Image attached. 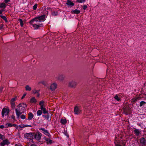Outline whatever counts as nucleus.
<instances>
[{
    "mask_svg": "<svg viewBox=\"0 0 146 146\" xmlns=\"http://www.w3.org/2000/svg\"><path fill=\"white\" fill-rule=\"evenodd\" d=\"M9 143L8 139L3 140L0 143V146H7Z\"/></svg>",
    "mask_w": 146,
    "mask_h": 146,
    "instance_id": "8",
    "label": "nucleus"
},
{
    "mask_svg": "<svg viewBox=\"0 0 146 146\" xmlns=\"http://www.w3.org/2000/svg\"><path fill=\"white\" fill-rule=\"evenodd\" d=\"M15 146H22L20 144L18 143V144H16L15 145Z\"/></svg>",
    "mask_w": 146,
    "mask_h": 146,
    "instance_id": "45",
    "label": "nucleus"
},
{
    "mask_svg": "<svg viewBox=\"0 0 146 146\" xmlns=\"http://www.w3.org/2000/svg\"><path fill=\"white\" fill-rule=\"evenodd\" d=\"M13 118V117H12V118Z\"/></svg>",
    "mask_w": 146,
    "mask_h": 146,
    "instance_id": "58",
    "label": "nucleus"
},
{
    "mask_svg": "<svg viewBox=\"0 0 146 146\" xmlns=\"http://www.w3.org/2000/svg\"><path fill=\"white\" fill-rule=\"evenodd\" d=\"M82 111V110L78 106H76L74 107V112L75 114H78L80 113Z\"/></svg>",
    "mask_w": 146,
    "mask_h": 146,
    "instance_id": "7",
    "label": "nucleus"
},
{
    "mask_svg": "<svg viewBox=\"0 0 146 146\" xmlns=\"http://www.w3.org/2000/svg\"><path fill=\"white\" fill-rule=\"evenodd\" d=\"M11 107L13 109H14L15 107V102H11Z\"/></svg>",
    "mask_w": 146,
    "mask_h": 146,
    "instance_id": "28",
    "label": "nucleus"
},
{
    "mask_svg": "<svg viewBox=\"0 0 146 146\" xmlns=\"http://www.w3.org/2000/svg\"><path fill=\"white\" fill-rule=\"evenodd\" d=\"M25 90L26 91H30L31 90V88L28 85L26 86L25 87Z\"/></svg>",
    "mask_w": 146,
    "mask_h": 146,
    "instance_id": "24",
    "label": "nucleus"
},
{
    "mask_svg": "<svg viewBox=\"0 0 146 146\" xmlns=\"http://www.w3.org/2000/svg\"><path fill=\"white\" fill-rule=\"evenodd\" d=\"M72 11V13L76 14H78L80 13V11L77 9H75V10Z\"/></svg>",
    "mask_w": 146,
    "mask_h": 146,
    "instance_id": "22",
    "label": "nucleus"
},
{
    "mask_svg": "<svg viewBox=\"0 0 146 146\" xmlns=\"http://www.w3.org/2000/svg\"><path fill=\"white\" fill-rule=\"evenodd\" d=\"M65 76L63 74H59L57 77H56V78L59 81H62L65 78Z\"/></svg>",
    "mask_w": 146,
    "mask_h": 146,
    "instance_id": "11",
    "label": "nucleus"
},
{
    "mask_svg": "<svg viewBox=\"0 0 146 146\" xmlns=\"http://www.w3.org/2000/svg\"><path fill=\"white\" fill-rule=\"evenodd\" d=\"M16 97L12 98L11 100V102H14L16 100Z\"/></svg>",
    "mask_w": 146,
    "mask_h": 146,
    "instance_id": "33",
    "label": "nucleus"
},
{
    "mask_svg": "<svg viewBox=\"0 0 146 146\" xmlns=\"http://www.w3.org/2000/svg\"><path fill=\"white\" fill-rule=\"evenodd\" d=\"M39 96H40V94H39V93H38V94L37 96L38 97Z\"/></svg>",
    "mask_w": 146,
    "mask_h": 146,
    "instance_id": "54",
    "label": "nucleus"
},
{
    "mask_svg": "<svg viewBox=\"0 0 146 146\" xmlns=\"http://www.w3.org/2000/svg\"><path fill=\"white\" fill-rule=\"evenodd\" d=\"M68 121L66 118H62L61 119L60 121V123L62 125H65L67 123Z\"/></svg>",
    "mask_w": 146,
    "mask_h": 146,
    "instance_id": "13",
    "label": "nucleus"
},
{
    "mask_svg": "<svg viewBox=\"0 0 146 146\" xmlns=\"http://www.w3.org/2000/svg\"><path fill=\"white\" fill-rule=\"evenodd\" d=\"M30 146H37L35 144H32Z\"/></svg>",
    "mask_w": 146,
    "mask_h": 146,
    "instance_id": "51",
    "label": "nucleus"
},
{
    "mask_svg": "<svg viewBox=\"0 0 146 146\" xmlns=\"http://www.w3.org/2000/svg\"><path fill=\"white\" fill-rule=\"evenodd\" d=\"M42 136L41 134L39 132H37L36 133H33V138L37 140H40Z\"/></svg>",
    "mask_w": 146,
    "mask_h": 146,
    "instance_id": "3",
    "label": "nucleus"
},
{
    "mask_svg": "<svg viewBox=\"0 0 146 146\" xmlns=\"http://www.w3.org/2000/svg\"><path fill=\"white\" fill-rule=\"evenodd\" d=\"M2 14V13L1 12V11H0V15H1Z\"/></svg>",
    "mask_w": 146,
    "mask_h": 146,
    "instance_id": "55",
    "label": "nucleus"
},
{
    "mask_svg": "<svg viewBox=\"0 0 146 146\" xmlns=\"http://www.w3.org/2000/svg\"><path fill=\"white\" fill-rule=\"evenodd\" d=\"M146 103L144 101H142L140 103L139 106L141 107L143 105L146 104Z\"/></svg>",
    "mask_w": 146,
    "mask_h": 146,
    "instance_id": "31",
    "label": "nucleus"
},
{
    "mask_svg": "<svg viewBox=\"0 0 146 146\" xmlns=\"http://www.w3.org/2000/svg\"><path fill=\"white\" fill-rule=\"evenodd\" d=\"M19 20L20 21V25L22 27L23 26V23L22 20L21 19H19Z\"/></svg>",
    "mask_w": 146,
    "mask_h": 146,
    "instance_id": "32",
    "label": "nucleus"
},
{
    "mask_svg": "<svg viewBox=\"0 0 146 146\" xmlns=\"http://www.w3.org/2000/svg\"><path fill=\"white\" fill-rule=\"evenodd\" d=\"M42 84L44 85H45L46 84V82L45 81H42L39 82H38V84Z\"/></svg>",
    "mask_w": 146,
    "mask_h": 146,
    "instance_id": "30",
    "label": "nucleus"
},
{
    "mask_svg": "<svg viewBox=\"0 0 146 146\" xmlns=\"http://www.w3.org/2000/svg\"><path fill=\"white\" fill-rule=\"evenodd\" d=\"M5 137L4 136L0 134V139L2 140L5 139Z\"/></svg>",
    "mask_w": 146,
    "mask_h": 146,
    "instance_id": "34",
    "label": "nucleus"
},
{
    "mask_svg": "<svg viewBox=\"0 0 146 146\" xmlns=\"http://www.w3.org/2000/svg\"><path fill=\"white\" fill-rule=\"evenodd\" d=\"M33 117V115L32 113L30 112L28 114V119L29 120H31Z\"/></svg>",
    "mask_w": 146,
    "mask_h": 146,
    "instance_id": "17",
    "label": "nucleus"
},
{
    "mask_svg": "<svg viewBox=\"0 0 146 146\" xmlns=\"http://www.w3.org/2000/svg\"><path fill=\"white\" fill-rule=\"evenodd\" d=\"M42 113V110H38L37 112V114L38 116L40 115Z\"/></svg>",
    "mask_w": 146,
    "mask_h": 146,
    "instance_id": "27",
    "label": "nucleus"
},
{
    "mask_svg": "<svg viewBox=\"0 0 146 146\" xmlns=\"http://www.w3.org/2000/svg\"><path fill=\"white\" fill-rule=\"evenodd\" d=\"M40 91V90H36L35 89L33 90L32 92L33 94H38Z\"/></svg>",
    "mask_w": 146,
    "mask_h": 146,
    "instance_id": "26",
    "label": "nucleus"
},
{
    "mask_svg": "<svg viewBox=\"0 0 146 146\" xmlns=\"http://www.w3.org/2000/svg\"><path fill=\"white\" fill-rule=\"evenodd\" d=\"M85 1V0H77L76 2L79 3H82Z\"/></svg>",
    "mask_w": 146,
    "mask_h": 146,
    "instance_id": "35",
    "label": "nucleus"
},
{
    "mask_svg": "<svg viewBox=\"0 0 146 146\" xmlns=\"http://www.w3.org/2000/svg\"><path fill=\"white\" fill-rule=\"evenodd\" d=\"M6 7V5L4 3H3L0 4V8H5Z\"/></svg>",
    "mask_w": 146,
    "mask_h": 146,
    "instance_id": "23",
    "label": "nucleus"
},
{
    "mask_svg": "<svg viewBox=\"0 0 146 146\" xmlns=\"http://www.w3.org/2000/svg\"><path fill=\"white\" fill-rule=\"evenodd\" d=\"M37 5L36 4L34 5V6L33 7V9L34 10H35L37 8Z\"/></svg>",
    "mask_w": 146,
    "mask_h": 146,
    "instance_id": "38",
    "label": "nucleus"
},
{
    "mask_svg": "<svg viewBox=\"0 0 146 146\" xmlns=\"http://www.w3.org/2000/svg\"><path fill=\"white\" fill-rule=\"evenodd\" d=\"M17 108L15 109L16 113L17 116V117H19L20 115L22 113L21 111H23L22 109V108H21L20 107H19V105L17 106Z\"/></svg>",
    "mask_w": 146,
    "mask_h": 146,
    "instance_id": "4",
    "label": "nucleus"
},
{
    "mask_svg": "<svg viewBox=\"0 0 146 146\" xmlns=\"http://www.w3.org/2000/svg\"><path fill=\"white\" fill-rule=\"evenodd\" d=\"M45 19V15H43L34 18L30 21L29 23L33 26L34 29L36 30L43 27L41 22L44 21Z\"/></svg>",
    "mask_w": 146,
    "mask_h": 146,
    "instance_id": "1",
    "label": "nucleus"
},
{
    "mask_svg": "<svg viewBox=\"0 0 146 146\" xmlns=\"http://www.w3.org/2000/svg\"><path fill=\"white\" fill-rule=\"evenodd\" d=\"M3 89V87H1L0 88V91L1 92Z\"/></svg>",
    "mask_w": 146,
    "mask_h": 146,
    "instance_id": "49",
    "label": "nucleus"
},
{
    "mask_svg": "<svg viewBox=\"0 0 146 146\" xmlns=\"http://www.w3.org/2000/svg\"><path fill=\"white\" fill-rule=\"evenodd\" d=\"M17 125L15 124H13V126H14V127H15L17 126Z\"/></svg>",
    "mask_w": 146,
    "mask_h": 146,
    "instance_id": "52",
    "label": "nucleus"
},
{
    "mask_svg": "<svg viewBox=\"0 0 146 146\" xmlns=\"http://www.w3.org/2000/svg\"><path fill=\"white\" fill-rule=\"evenodd\" d=\"M10 0H5V2L6 3H7Z\"/></svg>",
    "mask_w": 146,
    "mask_h": 146,
    "instance_id": "48",
    "label": "nucleus"
},
{
    "mask_svg": "<svg viewBox=\"0 0 146 146\" xmlns=\"http://www.w3.org/2000/svg\"><path fill=\"white\" fill-rule=\"evenodd\" d=\"M15 127L17 129L20 130L21 129L20 127V126L19 125H17V126Z\"/></svg>",
    "mask_w": 146,
    "mask_h": 146,
    "instance_id": "39",
    "label": "nucleus"
},
{
    "mask_svg": "<svg viewBox=\"0 0 146 146\" xmlns=\"http://www.w3.org/2000/svg\"><path fill=\"white\" fill-rule=\"evenodd\" d=\"M4 128V126L3 125H0V128L3 129Z\"/></svg>",
    "mask_w": 146,
    "mask_h": 146,
    "instance_id": "44",
    "label": "nucleus"
},
{
    "mask_svg": "<svg viewBox=\"0 0 146 146\" xmlns=\"http://www.w3.org/2000/svg\"><path fill=\"white\" fill-rule=\"evenodd\" d=\"M137 100V98H135V99H133V102H135Z\"/></svg>",
    "mask_w": 146,
    "mask_h": 146,
    "instance_id": "50",
    "label": "nucleus"
},
{
    "mask_svg": "<svg viewBox=\"0 0 146 146\" xmlns=\"http://www.w3.org/2000/svg\"><path fill=\"white\" fill-rule=\"evenodd\" d=\"M140 142L143 145H145L146 143V141L145 139L143 137L141 138L140 139Z\"/></svg>",
    "mask_w": 146,
    "mask_h": 146,
    "instance_id": "16",
    "label": "nucleus"
},
{
    "mask_svg": "<svg viewBox=\"0 0 146 146\" xmlns=\"http://www.w3.org/2000/svg\"><path fill=\"white\" fill-rule=\"evenodd\" d=\"M114 98L115 100L117 101H119L120 100V97L119 96L117 95H116Z\"/></svg>",
    "mask_w": 146,
    "mask_h": 146,
    "instance_id": "25",
    "label": "nucleus"
},
{
    "mask_svg": "<svg viewBox=\"0 0 146 146\" xmlns=\"http://www.w3.org/2000/svg\"><path fill=\"white\" fill-rule=\"evenodd\" d=\"M66 4L69 7H72L74 5V3L73 2H72L71 1L69 0H68L67 1V2L66 3Z\"/></svg>",
    "mask_w": 146,
    "mask_h": 146,
    "instance_id": "14",
    "label": "nucleus"
},
{
    "mask_svg": "<svg viewBox=\"0 0 146 146\" xmlns=\"http://www.w3.org/2000/svg\"><path fill=\"white\" fill-rule=\"evenodd\" d=\"M4 25L3 24L0 25V30L3 28Z\"/></svg>",
    "mask_w": 146,
    "mask_h": 146,
    "instance_id": "40",
    "label": "nucleus"
},
{
    "mask_svg": "<svg viewBox=\"0 0 146 146\" xmlns=\"http://www.w3.org/2000/svg\"><path fill=\"white\" fill-rule=\"evenodd\" d=\"M24 127H31L32 126L31 125H24Z\"/></svg>",
    "mask_w": 146,
    "mask_h": 146,
    "instance_id": "42",
    "label": "nucleus"
},
{
    "mask_svg": "<svg viewBox=\"0 0 146 146\" xmlns=\"http://www.w3.org/2000/svg\"><path fill=\"white\" fill-rule=\"evenodd\" d=\"M20 126V128H24V124H23V125H19Z\"/></svg>",
    "mask_w": 146,
    "mask_h": 146,
    "instance_id": "43",
    "label": "nucleus"
},
{
    "mask_svg": "<svg viewBox=\"0 0 146 146\" xmlns=\"http://www.w3.org/2000/svg\"><path fill=\"white\" fill-rule=\"evenodd\" d=\"M114 143L115 146H121L119 144V140H115L114 142Z\"/></svg>",
    "mask_w": 146,
    "mask_h": 146,
    "instance_id": "21",
    "label": "nucleus"
},
{
    "mask_svg": "<svg viewBox=\"0 0 146 146\" xmlns=\"http://www.w3.org/2000/svg\"><path fill=\"white\" fill-rule=\"evenodd\" d=\"M57 84L55 83H54L52 84L50 86V89L52 91L54 90L57 88Z\"/></svg>",
    "mask_w": 146,
    "mask_h": 146,
    "instance_id": "12",
    "label": "nucleus"
},
{
    "mask_svg": "<svg viewBox=\"0 0 146 146\" xmlns=\"http://www.w3.org/2000/svg\"><path fill=\"white\" fill-rule=\"evenodd\" d=\"M30 102L31 103H35L37 101L35 97H33L31 99Z\"/></svg>",
    "mask_w": 146,
    "mask_h": 146,
    "instance_id": "20",
    "label": "nucleus"
},
{
    "mask_svg": "<svg viewBox=\"0 0 146 146\" xmlns=\"http://www.w3.org/2000/svg\"><path fill=\"white\" fill-rule=\"evenodd\" d=\"M21 118L22 119H24L25 118V116L24 115L22 114L21 115Z\"/></svg>",
    "mask_w": 146,
    "mask_h": 146,
    "instance_id": "36",
    "label": "nucleus"
},
{
    "mask_svg": "<svg viewBox=\"0 0 146 146\" xmlns=\"http://www.w3.org/2000/svg\"><path fill=\"white\" fill-rule=\"evenodd\" d=\"M0 11H1V12L2 13L4 11V9H3L1 10H0Z\"/></svg>",
    "mask_w": 146,
    "mask_h": 146,
    "instance_id": "53",
    "label": "nucleus"
},
{
    "mask_svg": "<svg viewBox=\"0 0 146 146\" xmlns=\"http://www.w3.org/2000/svg\"><path fill=\"white\" fill-rule=\"evenodd\" d=\"M24 137L25 138L28 139L33 138V133H26L24 134Z\"/></svg>",
    "mask_w": 146,
    "mask_h": 146,
    "instance_id": "6",
    "label": "nucleus"
},
{
    "mask_svg": "<svg viewBox=\"0 0 146 146\" xmlns=\"http://www.w3.org/2000/svg\"><path fill=\"white\" fill-rule=\"evenodd\" d=\"M134 132L135 135L137 136L139 135L140 133L139 130L136 129H135L134 130Z\"/></svg>",
    "mask_w": 146,
    "mask_h": 146,
    "instance_id": "19",
    "label": "nucleus"
},
{
    "mask_svg": "<svg viewBox=\"0 0 146 146\" xmlns=\"http://www.w3.org/2000/svg\"><path fill=\"white\" fill-rule=\"evenodd\" d=\"M13 118V117H12V118Z\"/></svg>",
    "mask_w": 146,
    "mask_h": 146,
    "instance_id": "57",
    "label": "nucleus"
},
{
    "mask_svg": "<svg viewBox=\"0 0 146 146\" xmlns=\"http://www.w3.org/2000/svg\"><path fill=\"white\" fill-rule=\"evenodd\" d=\"M27 106L26 104L25 103H22L19 104V107H20L21 108H25Z\"/></svg>",
    "mask_w": 146,
    "mask_h": 146,
    "instance_id": "18",
    "label": "nucleus"
},
{
    "mask_svg": "<svg viewBox=\"0 0 146 146\" xmlns=\"http://www.w3.org/2000/svg\"><path fill=\"white\" fill-rule=\"evenodd\" d=\"M9 112V110L8 108H4L2 111V116L3 117L4 116L7 115Z\"/></svg>",
    "mask_w": 146,
    "mask_h": 146,
    "instance_id": "5",
    "label": "nucleus"
},
{
    "mask_svg": "<svg viewBox=\"0 0 146 146\" xmlns=\"http://www.w3.org/2000/svg\"><path fill=\"white\" fill-rule=\"evenodd\" d=\"M76 85L77 83L75 81H72L69 83V86L71 88H75Z\"/></svg>",
    "mask_w": 146,
    "mask_h": 146,
    "instance_id": "10",
    "label": "nucleus"
},
{
    "mask_svg": "<svg viewBox=\"0 0 146 146\" xmlns=\"http://www.w3.org/2000/svg\"><path fill=\"white\" fill-rule=\"evenodd\" d=\"M13 123H7V127H11L13 126Z\"/></svg>",
    "mask_w": 146,
    "mask_h": 146,
    "instance_id": "37",
    "label": "nucleus"
},
{
    "mask_svg": "<svg viewBox=\"0 0 146 146\" xmlns=\"http://www.w3.org/2000/svg\"><path fill=\"white\" fill-rule=\"evenodd\" d=\"M44 139L46 142L47 144H51L52 143V141L50 140L49 138L44 137Z\"/></svg>",
    "mask_w": 146,
    "mask_h": 146,
    "instance_id": "15",
    "label": "nucleus"
},
{
    "mask_svg": "<svg viewBox=\"0 0 146 146\" xmlns=\"http://www.w3.org/2000/svg\"><path fill=\"white\" fill-rule=\"evenodd\" d=\"M26 95V94H24L23 95V96H22V97H21V99H23L24 98H25V97Z\"/></svg>",
    "mask_w": 146,
    "mask_h": 146,
    "instance_id": "47",
    "label": "nucleus"
},
{
    "mask_svg": "<svg viewBox=\"0 0 146 146\" xmlns=\"http://www.w3.org/2000/svg\"><path fill=\"white\" fill-rule=\"evenodd\" d=\"M39 129L42 131L44 134L48 136L49 138H50L51 135L47 130L44 129V128H40Z\"/></svg>",
    "mask_w": 146,
    "mask_h": 146,
    "instance_id": "9",
    "label": "nucleus"
},
{
    "mask_svg": "<svg viewBox=\"0 0 146 146\" xmlns=\"http://www.w3.org/2000/svg\"><path fill=\"white\" fill-rule=\"evenodd\" d=\"M145 98L146 100V94L145 95Z\"/></svg>",
    "mask_w": 146,
    "mask_h": 146,
    "instance_id": "56",
    "label": "nucleus"
},
{
    "mask_svg": "<svg viewBox=\"0 0 146 146\" xmlns=\"http://www.w3.org/2000/svg\"><path fill=\"white\" fill-rule=\"evenodd\" d=\"M55 12L54 11L52 13V15L53 16H55L56 15V14H55Z\"/></svg>",
    "mask_w": 146,
    "mask_h": 146,
    "instance_id": "46",
    "label": "nucleus"
},
{
    "mask_svg": "<svg viewBox=\"0 0 146 146\" xmlns=\"http://www.w3.org/2000/svg\"><path fill=\"white\" fill-rule=\"evenodd\" d=\"M44 102L43 101H40L39 103V105L40 106V109L42 110L43 111V113L44 114L48 113V112L46 111V109L45 108L44 106Z\"/></svg>",
    "mask_w": 146,
    "mask_h": 146,
    "instance_id": "2",
    "label": "nucleus"
},
{
    "mask_svg": "<svg viewBox=\"0 0 146 146\" xmlns=\"http://www.w3.org/2000/svg\"><path fill=\"white\" fill-rule=\"evenodd\" d=\"M0 17L1 18L3 19L5 21L7 22V20L5 16L3 15H0Z\"/></svg>",
    "mask_w": 146,
    "mask_h": 146,
    "instance_id": "29",
    "label": "nucleus"
},
{
    "mask_svg": "<svg viewBox=\"0 0 146 146\" xmlns=\"http://www.w3.org/2000/svg\"><path fill=\"white\" fill-rule=\"evenodd\" d=\"M87 7V6L86 5H84L83 7V9L84 10H85Z\"/></svg>",
    "mask_w": 146,
    "mask_h": 146,
    "instance_id": "41",
    "label": "nucleus"
}]
</instances>
